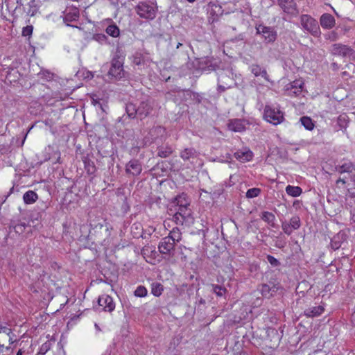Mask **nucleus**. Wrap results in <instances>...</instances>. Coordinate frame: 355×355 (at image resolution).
I'll list each match as a JSON object with an SVG mask.
<instances>
[{
  "instance_id": "1",
  "label": "nucleus",
  "mask_w": 355,
  "mask_h": 355,
  "mask_svg": "<svg viewBox=\"0 0 355 355\" xmlns=\"http://www.w3.org/2000/svg\"><path fill=\"white\" fill-rule=\"evenodd\" d=\"M173 220L177 225H189L193 223L191 209L189 207L175 209V213L173 216Z\"/></svg>"
},
{
  "instance_id": "2",
  "label": "nucleus",
  "mask_w": 355,
  "mask_h": 355,
  "mask_svg": "<svg viewBox=\"0 0 355 355\" xmlns=\"http://www.w3.org/2000/svg\"><path fill=\"white\" fill-rule=\"evenodd\" d=\"M300 23L302 28L315 37H319L321 31L318 21L309 15H302Z\"/></svg>"
},
{
  "instance_id": "3",
  "label": "nucleus",
  "mask_w": 355,
  "mask_h": 355,
  "mask_svg": "<svg viewBox=\"0 0 355 355\" xmlns=\"http://www.w3.org/2000/svg\"><path fill=\"white\" fill-rule=\"evenodd\" d=\"M135 10L140 17L146 19H153L156 17V8L145 1L139 2Z\"/></svg>"
},
{
  "instance_id": "4",
  "label": "nucleus",
  "mask_w": 355,
  "mask_h": 355,
  "mask_svg": "<svg viewBox=\"0 0 355 355\" xmlns=\"http://www.w3.org/2000/svg\"><path fill=\"white\" fill-rule=\"evenodd\" d=\"M263 117L269 123L278 125L282 122L284 114L279 110L266 105L264 108Z\"/></svg>"
},
{
  "instance_id": "5",
  "label": "nucleus",
  "mask_w": 355,
  "mask_h": 355,
  "mask_svg": "<svg viewBox=\"0 0 355 355\" xmlns=\"http://www.w3.org/2000/svg\"><path fill=\"white\" fill-rule=\"evenodd\" d=\"M108 73L116 80H120L124 76L123 62L119 57L112 59Z\"/></svg>"
},
{
  "instance_id": "6",
  "label": "nucleus",
  "mask_w": 355,
  "mask_h": 355,
  "mask_svg": "<svg viewBox=\"0 0 355 355\" xmlns=\"http://www.w3.org/2000/svg\"><path fill=\"white\" fill-rule=\"evenodd\" d=\"M257 33L262 35L268 43L274 42L277 37V31L272 27L259 25L257 27Z\"/></svg>"
},
{
  "instance_id": "7",
  "label": "nucleus",
  "mask_w": 355,
  "mask_h": 355,
  "mask_svg": "<svg viewBox=\"0 0 355 355\" xmlns=\"http://www.w3.org/2000/svg\"><path fill=\"white\" fill-rule=\"evenodd\" d=\"M175 243L171 241L170 238L165 236L162 238L158 245L159 252L162 254L173 255L175 252Z\"/></svg>"
},
{
  "instance_id": "8",
  "label": "nucleus",
  "mask_w": 355,
  "mask_h": 355,
  "mask_svg": "<svg viewBox=\"0 0 355 355\" xmlns=\"http://www.w3.org/2000/svg\"><path fill=\"white\" fill-rule=\"evenodd\" d=\"M213 58L203 57L196 60L197 69L202 71L216 70L217 64L214 63Z\"/></svg>"
},
{
  "instance_id": "9",
  "label": "nucleus",
  "mask_w": 355,
  "mask_h": 355,
  "mask_svg": "<svg viewBox=\"0 0 355 355\" xmlns=\"http://www.w3.org/2000/svg\"><path fill=\"white\" fill-rule=\"evenodd\" d=\"M279 288V284H276L275 282L270 281L268 284H261V288H259V291L263 297L269 299L274 296Z\"/></svg>"
},
{
  "instance_id": "10",
  "label": "nucleus",
  "mask_w": 355,
  "mask_h": 355,
  "mask_svg": "<svg viewBox=\"0 0 355 355\" xmlns=\"http://www.w3.org/2000/svg\"><path fill=\"white\" fill-rule=\"evenodd\" d=\"M331 51L334 55H340L343 57L352 55L354 53V51L352 47L340 43L333 44Z\"/></svg>"
},
{
  "instance_id": "11",
  "label": "nucleus",
  "mask_w": 355,
  "mask_h": 355,
  "mask_svg": "<svg viewBox=\"0 0 355 355\" xmlns=\"http://www.w3.org/2000/svg\"><path fill=\"white\" fill-rule=\"evenodd\" d=\"M278 4L284 12L293 16H297L299 10L294 0H278Z\"/></svg>"
},
{
  "instance_id": "12",
  "label": "nucleus",
  "mask_w": 355,
  "mask_h": 355,
  "mask_svg": "<svg viewBox=\"0 0 355 355\" xmlns=\"http://www.w3.org/2000/svg\"><path fill=\"white\" fill-rule=\"evenodd\" d=\"M98 304L103 307V310L106 312L111 313L115 309V303L112 297L108 295L103 294L98 297Z\"/></svg>"
},
{
  "instance_id": "13",
  "label": "nucleus",
  "mask_w": 355,
  "mask_h": 355,
  "mask_svg": "<svg viewBox=\"0 0 355 355\" xmlns=\"http://www.w3.org/2000/svg\"><path fill=\"white\" fill-rule=\"evenodd\" d=\"M142 171V165L138 159H131L125 165V172L127 174H131L133 176H137Z\"/></svg>"
},
{
  "instance_id": "14",
  "label": "nucleus",
  "mask_w": 355,
  "mask_h": 355,
  "mask_svg": "<svg viewBox=\"0 0 355 355\" xmlns=\"http://www.w3.org/2000/svg\"><path fill=\"white\" fill-rule=\"evenodd\" d=\"M153 107L149 100L146 99L142 101L139 103V105H137V116L140 117L141 119L146 118L149 115Z\"/></svg>"
},
{
  "instance_id": "15",
  "label": "nucleus",
  "mask_w": 355,
  "mask_h": 355,
  "mask_svg": "<svg viewBox=\"0 0 355 355\" xmlns=\"http://www.w3.org/2000/svg\"><path fill=\"white\" fill-rule=\"evenodd\" d=\"M225 79H228L232 83V78L226 73H222L218 79L217 91L218 93L224 92L226 89L232 88V85L225 82Z\"/></svg>"
},
{
  "instance_id": "16",
  "label": "nucleus",
  "mask_w": 355,
  "mask_h": 355,
  "mask_svg": "<svg viewBox=\"0 0 355 355\" xmlns=\"http://www.w3.org/2000/svg\"><path fill=\"white\" fill-rule=\"evenodd\" d=\"M320 24L324 29H331L336 24V20L333 15L329 13H324L320 16Z\"/></svg>"
},
{
  "instance_id": "17",
  "label": "nucleus",
  "mask_w": 355,
  "mask_h": 355,
  "mask_svg": "<svg viewBox=\"0 0 355 355\" xmlns=\"http://www.w3.org/2000/svg\"><path fill=\"white\" fill-rule=\"evenodd\" d=\"M79 10L77 8H70L65 10L63 21L67 26H70L68 23L77 21L79 18Z\"/></svg>"
},
{
  "instance_id": "18",
  "label": "nucleus",
  "mask_w": 355,
  "mask_h": 355,
  "mask_svg": "<svg viewBox=\"0 0 355 355\" xmlns=\"http://www.w3.org/2000/svg\"><path fill=\"white\" fill-rule=\"evenodd\" d=\"M349 121L348 116L345 113L341 114L336 119V123L334 126L335 130L336 131L346 130Z\"/></svg>"
},
{
  "instance_id": "19",
  "label": "nucleus",
  "mask_w": 355,
  "mask_h": 355,
  "mask_svg": "<svg viewBox=\"0 0 355 355\" xmlns=\"http://www.w3.org/2000/svg\"><path fill=\"white\" fill-rule=\"evenodd\" d=\"M198 155V153L193 148H186L182 150L180 153V157L184 161H191L196 159Z\"/></svg>"
},
{
  "instance_id": "20",
  "label": "nucleus",
  "mask_w": 355,
  "mask_h": 355,
  "mask_svg": "<svg viewBox=\"0 0 355 355\" xmlns=\"http://www.w3.org/2000/svg\"><path fill=\"white\" fill-rule=\"evenodd\" d=\"M234 157L241 162H249L253 157V153L250 150H239L234 153Z\"/></svg>"
},
{
  "instance_id": "21",
  "label": "nucleus",
  "mask_w": 355,
  "mask_h": 355,
  "mask_svg": "<svg viewBox=\"0 0 355 355\" xmlns=\"http://www.w3.org/2000/svg\"><path fill=\"white\" fill-rule=\"evenodd\" d=\"M324 311L322 306L318 305L309 307L304 310V315L308 318H314L320 315Z\"/></svg>"
},
{
  "instance_id": "22",
  "label": "nucleus",
  "mask_w": 355,
  "mask_h": 355,
  "mask_svg": "<svg viewBox=\"0 0 355 355\" xmlns=\"http://www.w3.org/2000/svg\"><path fill=\"white\" fill-rule=\"evenodd\" d=\"M12 329L5 327L0 326V353L3 352L4 349V345L2 343L6 342L8 340V336L12 334Z\"/></svg>"
},
{
  "instance_id": "23",
  "label": "nucleus",
  "mask_w": 355,
  "mask_h": 355,
  "mask_svg": "<svg viewBox=\"0 0 355 355\" xmlns=\"http://www.w3.org/2000/svg\"><path fill=\"white\" fill-rule=\"evenodd\" d=\"M175 205L177 207V208L180 207H186L190 206V202L188 199V197L187 194L182 193L180 195H178L173 202Z\"/></svg>"
},
{
  "instance_id": "24",
  "label": "nucleus",
  "mask_w": 355,
  "mask_h": 355,
  "mask_svg": "<svg viewBox=\"0 0 355 355\" xmlns=\"http://www.w3.org/2000/svg\"><path fill=\"white\" fill-rule=\"evenodd\" d=\"M230 130L234 132H243L245 130V126L243 122L240 119H234L230 121L228 123Z\"/></svg>"
},
{
  "instance_id": "25",
  "label": "nucleus",
  "mask_w": 355,
  "mask_h": 355,
  "mask_svg": "<svg viewBox=\"0 0 355 355\" xmlns=\"http://www.w3.org/2000/svg\"><path fill=\"white\" fill-rule=\"evenodd\" d=\"M125 111L130 119H135L137 116V105L132 102L126 103Z\"/></svg>"
},
{
  "instance_id": "26",
  "label": "nucleus",
  "mask_w": 355,
  "mask_h": 355,
  "mask_svg": "<svg viewBox=\"0 0 355 355\" xmlns=\"http://www.w3.org/2000/svg\"><path fill=\"white\" fill-rule=\"evenodd\" d=\"M38 198L37 194L31 190L26 191L23 196L24 201L26 204H32Z\"/></svg>"
},
{
  "instance_id": "27",
  "label": "nucleus",
  "mask_w": 355,
  "mask_h": 355,
  "mask_svg": "<svg viewBox=\"0 0 355 355\" xmlns=\"http://www.w3.org/2000/svg\"><path fill=\"white\" fill-rule=\"evenodd\" d=\"M173 153V149L168 146H159L157 148V156L162 158H166Z\"/></svg>"
},
{
  "instance_id": "28",
  "label": "nucleus",
  "mask_w": 355,
  "mask_h": 355,
  "mask_svg": "<svg viewBox=\"0 0 355 355\" xmlns=\"http://www.w3.org/2000/svg\"><path fill=\"white\" fill-rule=\"evenodd\" d=\"M24 2L28 6L27 10H25L27 15L34 16L37 12V7L35 3V0H24Z\"/></svg>"
},
{
  "instance_id": "29",
  "label": "nucleus",
  "mask_w": 355,
  "mask_h": 355,
  "mask_svg": "<svg viewBox=\"0 0 355 355\" xmlns=\"http://www.w3.org/2000/svg\"><path fill=\"white\" fill-rule=\"evenodd\" d=\"M261 218L263 220L268 223L270 226L275 227V216L272 213L269 211H263Z\"/></svg>"
},
{
  "instance_id": "30",
  "label": "nucleus",
  "mask_w": 355,
  "mask_h": 355,
  "mask_svg": "<svg viewBox=\"0 0 355 355\" xmlns=\"http://www.w3.org/2000/svg\"><path fill=\"white\" fill-rule=\"evenodd\" d=\"M167 238H170L171 241L175 244L176 242H179L182 239L181 232L178 228H173L167 236Z\"/></svg>"
},
{
  "instance_id": "31",
  "label": "nucleus",
  "mask_w": 355,
  "mask_h": 355,
  "mask_svg": "<svg viewBox=\"0 0 355 355\" xmlns=\"http://www.w3.org/2000/svg\"><path fill=\"white\" fill-rule=\"evenodd\" d=\"M83 162L85 164V168L86 169L87 173L89 175H94L96 171L94 162L88 158H85Z\"/></svg>"
},
{
  "instance_id": "32",
  "label": "nucleus",
  "mask_w": 355,
  "mask_h": 355,
  "mask_svg": "<svg viewBox=\"0 0 355 355\" xmlns=\"http://www.w3.org/2000/svg\"><path fill=\"white\" fill-rule=\"evenodd\" d=\"M287 194L293 197H297L300 196L302 192V189L300 187H294L288 185L286 188Z\"/></svg>"
},
{
  "instance_id": "33",
  "label": "nucleus",
  "mask_w": 355,
  "mask_h": 355,
  "mask_svg": "<svg viewBox=\"0 0 355 355\" xmlns=\"http://www.w3.org/2000/svg\"><path fill=\"white\" fill-rule=\"evenodd\" d=\"M304 83L301 80H295V81L288 84L286 85V91H291V89L293 88H297L298 90L297 92H302V87H303Z\"/></svg>"
},
{
  "instance_id": "34",
  "label": "nucleus",
  "mask_w": 355,
  "mask_h": 355,
  "mask_svg": "<svg viewBox=\"0 0 355 355\" xmlns=\"http://www.w3.org/2000/svg\"><path fill=\"white\" fill-rule=\"evenodd\" d=\"M131 232L133 234L134 237H139L142 236L143 233V227L141 223H135L131 226Z\"/></svg>"
},
{
  "instance_id": "35",
  "label": "nucleus",
  "mask_w": 355,
  "mask_h": 355,
  "mask_svg": "<svg viewBox=\"0 0 355 355\" xmlns=\"http://www.w3.org/2000/svg\"><path fill=\"white\" fill-rule=\"evenodd\" d=\"M302 125L308 130H312L314 128L313 120L309 116H302L300 118Z\"/></svg>"
},
{
  "instance_id": "36",
  "label": "nucleus",
  "mask_w": 355,
  "mask_h": 355,
  "mask_svg": "<svg viewBox=\"0 0 355 355\" xmlns=\"http://www.w3.org/2000/svg\"><path fill=\"white\" fill-rule=\"evenodd\" d=\"M105 31L109 35L113 37H117L120 34L119 28L116 24L109 25L106 28Z\"/></svg>"
},
{
  "instance_id": "37",
  "label": "nucleus",
  "mask_w": 355,
  "mask_h": 355,
  "mask_svg": "<svg viewBox=\"0 0 355 355\" xmlns=\"http://www.w3.org/2000/svg\"><path fill=\"white\" fill-rule=\"evenodd\" d=\"M209 7L211 8V14L214 15H221L223 13V9L222 8V6L219 4H217L216 3L211 2L209 3Z\"/></svg>"
},
{
  "instance_id": "38",
  "label": "nucleus",
  "mask_w": 355,
  "mask_h": 355,
  "mask_svg": "<svg viewBox=\"0 0 355 355\" xmlns=\"http://www.w3.org/2000/svg\"><path fill=\"white\" fill-rule=\"evenodd\" d=\"M354 169V165L351 162H345L339 166L338 171L340 173H350Z\"/></svg>"
},
{
  "instance_id": "39",
  "label": "nucleus",
  "mask_w": 355,
  "mask_h": 355,
  "mask_svg": "<svg viewBox=\"0 0 355 355\" xmlns=\"http://www.w3.org/2000/svg\"><path fill=\"white\" fill-rule=\"evenodd\" d=\"M26 228V224L24 223H21L19 224H15L13 221L10 222V229H13V230L17 234H21L24 232Z\"/></svg>"
},
{
  "instance_id": "40",
  "label": "nucleus",
  "mask_w": 355,
  "mask_h": 355,
  "mask_svg": "<svg viewBox=\"0 0 355 355\" xmlns=\"http://www.w3.org/2000/svg\"><path fill=\"white\" fill-rule=\"evenodd\" d=\"M163 291V286L159 283L152 284L151 293L156 297L162 295Z\"/></svg>"
},
{
  "instance_id": "41",
  "label": "nucleus",
  "mask_w": 355,
  "mask_h": 355,
  "mask_svg": "<svg viewBox=\"0 0 355 355\" xmlns=\"http://www.w3.org/2000/svg\"><path fill=\"white\" fill-rule=\"evenodd\" d=\"M293 230H298L301 226V220L298 216H293L288 223Z\"/></svg>"
},
{
  "instance_id": "42",
  "label": "nucleus",
  "mask_w": 355,
  "mask_h": 355,
  "mask_svg": "<svg viewBox=\"0 0 355 355\" xmlns=\"http://www.w3.org/2000/svg\"><path fill=\"white\" fill-rule=\"evenodd\" d=\"M212 291L219 297L223 296L227 291V289L220 285H212Z\"/></svg>"
},
{
  "instance_id": "43",
  "label": "nucleus",
  "mask_w": 355,
  "mask_h": 355,
  "mask_svg": "<svg viewBox=\"0 0 355 355\" xmlns=\"http://www.w3.org/2000/svg\"><path fill=\"white\" fill-rule=\"evenodd\" d=\"M261 193V189L259 188H252L248 190L246 192V197L248 198H252L257 197Z\"/></svg>"
},
{
  "instance_id": "44",
  "label": "nucleus",
  "mask_w": 355,
  "mask_h": 355,
  "mask_svg": "<svg viewBox=\"0 0 355 355\" xmlns=\"http://www.w3.org/2000/svg\"><path fill=\"white\" fill-rule=\"evenodd\" d=\"M51 345V344L49 341L43 343L37 355H44L50 349Z\"/></svg>"
},
{
  "instance_id": "45",
  "label": "nucleus",
  "mask_w": 355,
  "mask_h": 355,
  "mask_svg": "<svg viewBox=\"0 0 355 355\" xmlns=\"http://www.w3.org/2000/svg\"><path fill=\"white\" fill-rule=\"evenodd\" d=\"M147 295V290L143 286H139L135 291V295L139 297H145Z\"/></svg>"
},
{
  "instance_id": "46",
  "label": "nucleus",
  "mask_w": 355,
  "mask_h": 355,
  "mask_svg": "<svg viewBox=\"0 0 355 355\" xmlns=\"http://www.w3.org/2000/svg\"><path fill=\"white\" fill-rule=\"evenodd\" d=\"M266 259L267 261L273 267L279 266L281 264L280 261L272 255H267Z\"/></svg>"
},
{
  "instance_id": "47",
  "label": "nucleus",
  "mask_w": 355,
  "mask_h": 355,
  "mask_svg": "<svg viewBox=\"0 0 355 355\" xmlns=\"http://www.w3.org/2000/svg\"><path fill=\"white\" fill-rule=\"evenodd\" d=\"M282 228L284 232L287 235H291L293 231V229L291 227V225L286 221L282 222Z\"/></svg>"
},
{
  "instance_id": "48",
  "label": "nucleus",
  "mask_w": 355,
  "mask_h": 355,
  "mask_svg": "<svg viewBox=\"0 0 355 355\" xmlns=\"http://www.w3.org/2000/svg\"><path fill=\"white\" fill-rule=\"evenodd\" d=\"M250 71L256 76H259V73L263 68H261L259 64H253L250 67Z\"/></svg>"
},
{
  "instance_id": "49",
  "label": "nucleus",
  "mask_w": 355,
  "mask_h": 355,
  "mask_svg": "<svg viewBox=\"0 0 355 355\" xmlns=\"http://www.w3.org/2000/svg\"><path fill=\"white\" fill-rule=\"evenodd\" d=\"M144 58L142 57L141 54L137 53L134 55L133 58V63L136 65H140L141 64H144Z\"/></svg>"
},
{
  "instance_id": "50",
  "label": "nucleus",
  "mask_w": 355,
  "mask_h": 355,
  "mask_svg": "<svg viewBox=\"0 0 355 355\" xmlns=\"http://www.w3.org/2000/svg\"><path fill=\"white\" fill-rule=\"evenodd\" d=\"M33 33V26H27L24 27L22 30V35L24 36H29Z\"/></svg>"
},
{
  "instance_id": "51",
  "label": "nucleus",
  "mask_w": 355,
  "mask_h": 355,
  "mask_svg": "<svg viewBox=\"0 0 355 355\" xmlns=\"http://www.w3.org/2000/svg\"><path fill=\"white\" fill-rule=\"evenodd\" d=\"M297 90L298 89L297 88H293L292 89H291V91H286V92L288 96H297L302 93V92H297Z\"/></svg>"
},
{
  "instance_id": "52",
  "label": "nucleus",
  "mask_w": 355,
  "mask_h": 355,
  "mask_svg": "<svg viewBox=\"0 0 355 355\" xmlns=\"http://www.w3.org/2000/svg\"><path fill=\"white\" fill-rule=\"evenodd\" d=\"M259 76L263 78L267 82H270L269 76L267 73V71L265 69H262L261 73H259Z\"/></svg>"
},
{
  "instance_id": "53",
  "label": "nucleus",
  "mask_w": 355,
  "mask_h": 355,
  "mask_svg": "<svg viewBox=\"0 0 355 355\" xmlns=\"http://www.w3.org/2000/svg\"><path fill=\"white\" fill-rule=\"evenodd\" d=\"M331 246L334 249L336 250L340 247V243L336 241V237L331 241Z\"/></svg>"
},
{
  "instance_id": "54",
  "label": "nucleus",
  "mask_w": 355,
  "mask_h": 355,
  "mask_svg": "<svg viewBox=\"0 0 355 355\" xmlns=\"http://www.w3.org/2000/svg\"><path fill=\"white\" fill-rule=\"evenodd\" d=\"M329 38L332 41H335L337 39V33L334 31L331 32L329 35Z\"/></svg>"
},
{
  "instance_id": "55",
  "label": "nucleus",
  "mask_w": 355,
  "mask_h": 355,
  "mask_svg": "<svg viewBox=\"0 0 355 355\" xmlns=\"http://www.w3.org/2000/svg\"><path fill=\"white\" fill-rule=\"evenodd\" d=\"M8 340L9 341L10 345H12L15 343H17V340H14L12 338V334H10V336H8Z\"/></svg>"
},
{
  "instance_id": "56",
  "label": "nucleus",
  "mask_w": 355,
  "mask_h": 355,
  "mask_svg": "<svg viewBox=\"0 0 355 355\" xmlns=\"http://www.w3.org/2000/svg\"><path fill=\"white\" fill-rule=\"evenodd\" d=\"M16 3L17 4V6L15 8V10L18 8V7H20L21 6H24V3H26L24 2V0H16Z\"/></svg>"
},
{
  "instance_id": "57",
  "label": "nucleus",
  "mask_w": 355,
  "mask_h": 355,
  "mask_svg": "<svg viewBox=\"0 0 355 355\" xmlns=\"http://www.w3.org/2000/svg\"><path fill=\"white\" fill-rule=\"evenodd\" d=\"M351 322L355 326V311L351 315Z\"/></svg>"
},
{
  "instance_id": "58",
  "label": "nucleus",
  "mask_w": 355,
  "mask_h": 355,
  "mask_svg": "<svg viewBox=\"0 0 355 355\" xmlns=\"http://www.w3.org/2000/svg\"><path fill=\"white\" fill-rule=\"evenodd\" d=\"M96 37H98V40H106L107 37L105 35H97Z\"/></svg>"
},
{
  "instance_id": "59",
  "label": "nucleus",
  "mask_w": 355,
  "mask_h": 355,
  "mask_svg": "<svg viewBox=\"0 0 355 355\" xmlns=\"http://www.w3.org/2000/svg\"><path fill=\"white\" fill-rule=\"evenodd\" d=\"M336 183L337 184H339V183H342L343 184H345V181L344 179H342V178H339L337 181H336Z\"/></svg>"
},
{
  "instance_id": "60",
  "label": "nucleus",
  "mask_w": 355,
  "mask_h": 355,
  "mask_svg": "<svg viewBox=\"0 0 355 355\" xmlns=\"http://www.w3.org/2000/svg\"><path fill=\"white\" fill-rule=\"evenodd\" d=\"M23 353H24V352L21 349H19L17 352V355H23Z\"/></svg>"
},
{
  "instance_id": "61",
  "label": "nucleus",
  "mask_w": 355,
  "mask_h": 355,
  "mask_svg": "<svg viewBox=\"0 0 355 355\" xmlns=\"http://www.w3.org/2000/svg\"><path fill=\"white\" fill-rule=\"evenodd\" d=\"M332 67H333L334 69H338V64L336 63H333Z\"/></svg>"
},
{
  "instance_id": "62",
  "label": "nucleus",
  "mask_w": 355,
  "mask_h": 355,
  "mask_svg": "<svg viewBox=\"0 0 355 355\" xmlns=\"http://www.w3.org/2000/svg\"><path fill=\"white\" fill-rule=\"evenodd\" d=\"M182 46V43H180V42H178V43L177 44V45H176V49H179V48H180V46Z\"/></svg>"
},
{
  "instance_id": "63",
  "label": "nucleus",
  "mask_w": 355,
  "mask_h": 355,
  "mask_svg": "<svg viewBox=\"0 0 355 355\" xmlns=\"http://www.w3.org/2000/svg\"><path fill=\"white\" fill-rule=\"evenodd\" d=\"M225 82L226 83H228L229 84H231L232 85H233L234 84V80H232V83L230 82V80H229L228 79H225Z\"/></svg>"
},
{
  "instance_id": "64",
  "label": "nucleus",
  "mask_w": 355,
  "mask_h": 355,
  "mask_svg": "<svg viewBox=\"0 0 355 355\" xmlns=\"http://www.w3.org/2000/svg\"><path fill=\"white\" fill-rule=\"evenodd\" d=\"M200 304H205V300L201 298V299L200 300Z\"/></svg>"
}]
</instances>
